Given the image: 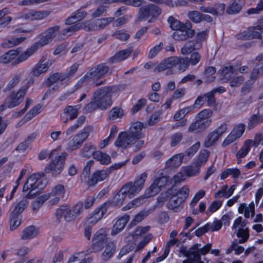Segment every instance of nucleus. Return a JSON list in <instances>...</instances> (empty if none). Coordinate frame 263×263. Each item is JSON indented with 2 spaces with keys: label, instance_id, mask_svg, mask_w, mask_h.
Segmentation results:
<instances>
[{
  "label": "nucleus",
  "instance_id": "f257e3e1",
  "mask_svg": "<svg viewBox=\"0 0 263 263\" xmlns=\"http://www.w3.org/2000/svg\"><path fill=\"white\" fill-rule=\"evenodd\" d=\"M59 29L60 26L55 25L47 28L44 32L37 35V37H39V40L32 44L26 51L22 53L13 64L25 61L38 49L50 43L55 37L56 33Z\"/></svg>",
  "mask_w": 263,
  "mask_h": 263
},
{
  "label": "nucleus",
  "instance_id": "f03ea898",
  "mask_svg": "<svg viewBox=\"0 0 263 263\" xmlns=\"http://www.w3.org/2000/svg\"><path fill=\"white\" fill-rule=\"evenodd\" d=\"M147 178V174L144 172L137 176L134 182L129 181L125 183L114 197L115 204L122 205L127 196L132 198L138 194L143 189Z\"/></svg>",
  "mask_w": 263,
  "mask_h": 263
},
{
  "label": "nucleus",
  "instance_id": "7ed1b4c3",
  "mask_svg": "<svg viewBox=\"0 0 263 263\" xmlns=\"http://www.w3.org/2000/svg\"><path fill=\"white\" fill-rule=\"evenodd\" d=\"M189 66L187 58L171 56L163 59L154 68L155 72L167 70L166 75L176 74L185 71Z\"/></svg>",
  "mask_w": 263,
  "mask_h": 263
},
{
  "label": "nucleus",
  "instance_id": "20e7f679",
  "mask_svg": "<svg viewBox=\"0 0 263 263\" xmlns=\"http://www.w3.org/2000/svg\"><path fill=\"white\" fill-rule=\"evenodd\" d=\"M143 128L142 122H134L127 132H122L119 134L115 141V145L125 149L129 145L135 143L137 140L144 137V134L142 133Z\"/></svg>",
  "mask_w": 263,
  "mask_h": 263
},
{
  "label": "nucleus",
  "instance_id": "39448f33",
  "mask_svg": "<svg viewBox=\"0 0 263 263\" xmlns=\"http://www.w3.org/2000/svg\"><path fill=\"white\" fill-rule=\"evenodd\" d=\"M189 191V188L186 185L182 186L178 191L173 187L168 188L166 192L168 200L167 203L168 209L175 212L180 211L182 208L181 204L187 198Z\"/></svg>",
  "mask_w": 263,
  "mask_h": 263
},
{
  "label": "nucleus",
  "instance_id": "423d86ee",
  "mask_svg": "<svg viewBox=\"0 0 263 263\" xmlns=\"http://www.w3.org/2000/svg\"><path fill=\"white\" fill-rule=\"evenodd\" d=\"M44 176V173H34L28 177L23 187V192L29 191L26 195L27 198H34L45 188L46 184L42 179Z\"/></svg>",
  "mask_w": 263,
  "mask_h": 263
},
{
  "label": "nucleus",
  "instance_id": "0eeeda50",
  "mask_svg": "<svg viewBox=\"0 0 263 263\" xmlns=\"http://www.w3.org/2000/svg\"><path fill=\"white\" fill-rule=\"evenodd\" d=\"M109 68L105 63H102L91 68L84 76L78 81L75 87L77 88L82 86L84 83L92 79L93 81H98L109 71Z\"/></svg>",
  "mask_w": 263,
  "mask_h": 263
},
{
  "label": "nucleus",
  "instance_id": "6e6552de",
  "mask_svg": "<svg viewBox=\"0 0 263 263\" xmlns=\"http://www.w3.org/2000/svg\"><path fill=\"white\" fill-rule=\"evenodd\" d=\"M79 66V64L75 63L70 67L69 70L67 73L57 72L50 74L46 80V86L50 87L58 81H60L61 84H64L74 76L78 71Z\"/></svg>",
  "mask_w": 263,
  "mask_h": 263
},
{
  "label": "nucleus",
  "instance_id": "1a4fd4ad",
  "mask_svg": "<svg viewBox=\"0 0 263 263\" xmlns=\"http://www.w3.org/2000/svg\"><path fill=\"white\" fill-rule=\"evenodd\" d=\"M92 96L101 110H105L112 104V100L105 86L98 88L93 93Z\"/></svg>",
  "mask_w": 263,
  "mask_h": 263
},
{
  "label": "nucleus",
  "instance_id": "9d476101",
  "mask_svg": "<svg viewBox=\"0 0 263 263\" xmlns=\"http://www.w3.org/2000/svg\"><path fill=\"white\" fill-rule=\"evenodd\" d=\"M29 202L27 199H22L15 206L10 215V229L11 231L16 229L21 222V214L27 208Z\"/></svg>",
  "mask_w": 263,
  "mask_h": 263
},
{
  "label": "nucleus",
  "instance_id": "9b49d317",
  "mask_svg": "<svg viewBox=\"0 0 263 263\" xmlns=\"http://www.w3.org/2000/svg\"><path fill=\"white\" fill-rule=\"evenodd\" d=\"M207 36L208 33L205 30L197 33L195 40L188 41L181 48V53L182 54L186 55L195 50L199 49L202 47V42L206 40Z\"/></svg>",
  "mask_w": 263,
  "mask_h": 263
},
{
  "label": "nucleus",
  "instance_id": "f8f14e48",
  "mask_svg": "<svg viewBox=\"0 0 263 263\" xmlns=\"http://www.w3.org/2000/svg\"><path fill=\"white\" fill-rule=\"evenodd\" d=\"M65 156L58 155L51 160L50 163L44 168V172L47 173H52L53 177L60 174L64 168Z\"/></svg>",
  "mask_w": 263,
  "mask_h": 263
},
{
  "label": "nucleus",
  "instance_id": "ddd939ff",
  "mask_svg": "<svg viewBox=\"0 0 263 263\" xmlns=\"http://www.w3.org/2000/svg\"><path fill=\"white\" fill-rule=\"evenodd\" d=\"M263 34V25H258L249 27L238 34V39L241 40H251L253 39L261 40Z\"/></svg>",
  "mask_w": 263,
  "mask_h": 263
},
{
  "label": "nucleus",
  "instance_id": "4468645a",
  "mask_svg": "<svg viewBox=\"0 0 263 263\" xmlns=\"http://www.w3.org/2000/svg\"><path fill=\"white\" fill-rule=\"evenodd\" d=\"M161 12V9L159 6L154 4H149L140 8V18L146 20L151 17L148 22H152L153 20L157 18Z\"/></svg>",
  "mask_w": 263,
  "mask_h": 263
},
{
  "label": "nucleus",
  "instance_id": "2eb2a0df",
  "mask_svg": "<svg viewBox=\"0 0 263 263\" xmlns=\"http://www.w3.org/2000/svg\"><path fill=\"white\" fill-rule=\"evenodd\" d=\"M245 129L246 125L244 123H240L236 124L224 139L222 143V146L226 147L240 138L243 135Z\"/></svg>",
  "mask_w": 263,
  "mask_h": 263
},
{
  "label": "nucleus",
  "instance_id": "dca6fc26",
  "mask_svg": "<svg viewBox=\"0 0 263 263\" xmlns=\"http://www.w3.org/2000/svg\"><path fill=\"white\" fill-rule=\"evenodd\" d=\"M114 21V17L101 18L92 21H85V31H92L101 30L105 28Z\"/></svg>",
  "mask_w": 263,
  "mask_h": 263
},
{
  "label": "nucleus",
  "instance_id": "f3484780",
  "mask_svg": "<svg viewBox=\"0 0 263 263\" xmlns=\"http://www.w3.org/2000/svg\"><path fill=\"white\" fill-rule=\"evenodd\" d=\"M50 14V12L48 10L35 11L31 10L27 12L23 11L18 13L15 19L29 21L40 20L47 17Z\"/></svg>",
  "mask_w": 263,
  "mask_h": 263
},
{
  "label": "nucleus",
  "instance_id": "a211bd4d",
  "mask_svg": "<svg viewBox=\"0 0 263 263\" xmlns=\"http://www.w3.org/2000/svg\"><path fill=\"white\" fill-rule=\"evenodd\" d=\"M24 88L17 91L12 90L6 98L9 108H12L19 105L24 100L26 94Z\"/></svg>",
  "mask_w": 263,
  "mask_h": 263
},
{
  "label": "nucleus",
  "instance_id": "6ab92c4d",
  "mask_svg": "<svg viewBox=\"0 0 263 263\" xmlns=\"http://www.w3.org/2000/svg\"><path fill=\"white\" fill-rule=\"evenodd\" d=\"M89 136V132L85 129L76 135L67 144L68 151L72 152L79 148Z\"/></svg>",
  "mask_w": 263,
  "mask_h": 263
},
{
  "label": "nucleus",
  "instance_id": "aec40b11",
  "mask_svg": "<svg viewBox=\"0 0 263 263\" xmlns=\"http://www.w3.org/2000/svg\"><path fill=\"white\" fill-rule=\"evenodd\" d=\"M106 235L100 231H97L93 237V243L87 250V253L97 252L103 249L106 242Z\"/></svg>",
  "mask_w": 263,
  "mask_h": 263
},
{
  "label": "nucleus",
  "instance_id": "412c9836",
  "mask_svg": "<svg viewBox=\"0 0 263 263\" xmlns=\"http://www.w3.org/2000/svg\"><path fill=\"white\" fill-rule=\"evenodd\" d=\"M77 215L73 212V210L69 208L67 204L61 205L56 210L55 217L58 221H60L64 217V219L68 222L73 221Z\"/></svg>",
  "mask_w": 263,
  "mask_h": 263
},
{
  "label": "nucleus",
  "instance_id": "4be33fe9",
  "mask_svg": "<svg viewBox=\"0 0 263 263\" xmlns=\"http://www.w3.org/2000/svg\"><path fill=\"white\" fill-rule=\"evenodd\" d=\"M192 27V26L190 23H188L186 26H182V28L173 33V39L177 41H185L189 37H193L195 32Z\"/></svg>",
  "mask_w": 263,
  "mask_h": 263
},
{
  "label": "nucleus",
  "instance_id": "5701e85b",
  "mask_svg": "<svg viewBox=\"0 0 263 263\" xmlns=\"http://www.w3.org/2000/svg\"><path fill=\"white\" fill-rule=\"evenodd\" d=\"M110 203L105 202L99 207L96 208L92 212L91 216L88 219L89 223L94 224L96 223L102 217L106 216V213Z\"/></svg>",
  "mask_w": 263,
  "mask_h": 263
},
{
  "label": "nucleus",
  "instance_id": "b1692460",
  "mask_svg": "<svg viewBox=\"0 0 263 263\" xmlns=\"http://www.w3.org/2000/svg\"><path fill=\"white\" fill-rule=\"evenodd\" d=\"M79 108L77 106H67L62 114H61V120L64 124L67 123L69 121L76 119L79 114Z\"/></svg>",
  "mask_w": 263,
  "mask_h": 263
},
{
  "label": "nucleus",
  "instance_id": "393cba45",
  "mask_svg": "<svg viewBox=\"0 0 263 263\" xmlns=\"http://www.w3.org/2000/svg\"><path fill=\"white\" fill-rule=\"evenodd\" d=\"M109 174L107 170H97L92 174L91 177L88 179L86 183L89 187L94 186L99 182L106 179Z\"/></svg>",
  "mask_w": 263,
  "mask_h": 263
},
{
  "label": "nucleus",
  "instance_id": "a878e982",
  "mask_svg": "<svg viewBox=\"0 0 263 263\" xmlns=\"http://www.w3.org/2000/svg\"><path fill=\"white\" fill-rule=\"evenodd\" d=\"M133 52L132 47H128L125 49L120 50L108 60L110 64L118 63L127 59Z\"/></svg>",
  "mask_w": 263,
  "mask_h": 263
},
{
  "label": "nucleus",
  "instance_id": "bb28decb",
  "mask_svg": "<svg viewBox=\"0 0 263 263\" xmlns=\"http://www.w3.org/2000/svg\"><path fill=\"white\" fill-rule=\"evenodd\" d=\"M20 51V48H17L15 50L11 49L9 50L0 56V62L4 64H7L12 62V65L15 66L17 65V64H13V63L21 55H18Z\"/></svg>",
  "mask_w": 263,
  "mask_h": 263
},
{
  "label": "nucleus",
  "instance_id": "cd10ccee",
  "mask_svg": "<svg viewBox=\"0 0 263 263\" xmlns=\"http://www.w3.org/2000/svg\"><path fill=\"white\" fill-rule=\"evenodd\" d=\"M129 220L130 216L128 214H124L119 218L112 226L111 234L114 236L121 232L124 229Z\"/></svg>",
  "mask_w": 263,
  "mask_h": 263
},
{
  "label": "nucleus",
  "instance_id": "c85d7f7f",
  "mask_svg": "<svg viewBox=\"0 0 263 263\" xmlns=\"http://www.w3.org/2000/svg\"><path fill=\"white\" fill-rule=\"evenodd\" d=\"M195 122H193L189 127L188 131L191 133H198L204 130L210 126L211 120H203L196 118Z\"/></svg>",
  "mask_w": 263,
  "mask_h": 263
},
{
  "label": "nucleus",
  "instance_id": "c756f323",
  "mask_svg": "<svg viewBox=\"0 0 263 263\" xmlns=\"http://www.w3.org/2000/svg\"><path fill=\"white\" fill-rule=\"evenodd\" d=\"M246 0H232L226 9L227 13L230 15L239 13L246 4Z\"/></svg>",
  "mask_w": 263,
  "mask_h": 263
},
{
  "label": "nucleus",
  "instance_id": "7c9ffc66",
  "mask_svg": "<svg viewBox=\"0 0 263 263\" xmlns=\"http://www.w3.org/2000/svg\"><path fill=\"white\" fill-rule=\"evenodd\" d=\"M116 250V243L112 241H108L105 246V249L102 253L101 257L103 261H107L111 258Z\"/></svg>",
  "mask_w": 263,
  "mask_h": 263
},
{
  "label": "nucleus",
  "instance_id": "2f4dec72",
  "mask_svg": "<svg viewBox=\"0 0 263 263\" xmlns=\"http://www.w3.org/2000/svg\"><path fill=\"white\" fill-rule=\"evenodd\" d=\"M184 157V155L183 153L175 155L166 161L165 167L171 170L178 167L181 165Z\"/></svg>",
  "mask_w": 263,
  "mask_h": 263
},
{
  "label": "nucleus",
  "instance_id": "473e14b6",
  "mask_svg": "<svg viewBox=\"0 0 263 263\" xmlns=\"http://www.w3.org/2000/svg\"><path fill=\"white\" fill-rule=\"evenodd\" d=\"M87 14V13L81 8L74 12L71 16L65 20V24L70 25L82 20Z\"/></svg>",
  "mask_w": 263,
  "mask_h": 263
},
{
  "label": "nucleus",
  "instance_id": "72a5a7b5",
  "mask_svg": "<svg viewBox=\"0 0 263 263\" xmlns=\"http://www.w3.org/2000/svg\"><path fill=\"white\" fill-rule=\"evenodd\" d=\"M96 146L91 142L86 143L80 151V155L85 158H89L91 156L94 158V154L97 152Z\"/></svg>",
  "mask_w": 263,
  "mask_h": 263
},
{
  "label": "nucleus",
  "instance_id": "f704fd0d",
  "mask_svg": "<svg viewBox=\"0 0 263 263\" xmlns=\"http://www.w3.org/2000/svg\"><path fill=\"white\" fill-rule=\"evenodd\" d=\"M26 39V37H11L5 40L2 43L1 46L5 48H11L21 44Z\"/></svg>",
  "mask_w": 263,
  "mask_h": 263
},
{
  "label": "nucleus",
  "instance_id": "c9c22d12",
  "mask_svg": "<svg viewBox=\"0 0 263 263\" xmlns=\"http://www.w3.org/2000/svg\"><path fill=\"white\" fill-rule=\"evenodd\" d=\"M86 26L85 21L82 23H74L71 24L70 26L67 28H65L62 31V34L64 35H70L72 33L80 30L83 29L85 30V27Z\"/></svg>",
  "mask_w": 263,
  "mask_h": 263
},
{
  "label": "nucleus",
  "instance_id": "e433bc0d",
  "mask_svg": "<svg viewBox=\"0 0 263 263\" xmlns=\"http://www.w3.org/2000/svg\"><path fill=\"white\" fill-rule=\"evenodd\" d=\"M252 144V140L248 139L244 142L243 146L236 154V159L243 158L245 157L250 151V146Z\"/></svg>",
  "mask_w": 263,
  "mask_h": 263
},
{
  "label": "nucleus",
  "instance_id": "4c0bfd02",
  "mask_svg": "<svg viewBox=\"0 0 263 263\" xmlns=\"http://www.w3.org/2000/svg\"><path fill=\"white\" fill-rule=\"evenodd\" d=\"M38 234V230L35 226H30L25 228L22 232L21 238L23 240L32 239Z\"/></svg>",
  "mask_w": 263,
  "mask_h": 263
},
{
  "label": "nucleus",
  "instance_id": "58836bf2",
  "mask_svg": "<svg viewBox=\"0 0 263 263\" xmlns=\"http://www.w3.org/2000/svg\"><path fill=\"white\" fill-rule=\"evenodd\" d=\"M42 111V106L39 104L33 107L29 111H28L23 118L22 121L23 123L28 122L34 118L36 115L40 114Z\"/></svg>",
  "mask_w": 263,
  "mask_h": 263
},
{
  "label": "nucleus",
  "instance_id": "ea45409f",
  "mask_svg": "<svg viewBox=\"0 0 263 263\" xmlns=\"http://www.w3.org/2000/svg\"><path fill=\"white\" fill-rule=\"evenodd\" d=\"M112 99V97H118L120 93L124 90L125 86L124 85L119 84L109 85L105 86Z\"/></svg>",
  "mask_w": 263,
  "mask_h": 263
},
{
  "label": "nucleus",
  "instance_id": "a19ab883",
  "mask_svg": "<svg viewBox=\"0 0 263 263\" xmlns=\"http://www.w3.org/2000/svg\"><path fill=\"white\" fill-rule=\"evenodd\" d=\"M48 62L43 63L41 61L37 63L32 69L31 73L33 76L38 77L42 73L46 72L49 68Z\"/></svg>",
  "mask_w": 263,
  "mask_h": 263
},
{
  "label": "nucleus",
  "instance_id": "79ce46f5",
  "mask_svg": "<svg viewBox=\"0 0 263 263\" xmlns=\"http://www.w3.org/2000/svg\"><path fill=\"white\" fill-rule=\"evenodd\" d=\"M94 159L103 165H108L111 162V158L109 155L100 151L96 152L94 154Z\"/></svg>",
  "mask_w": 263,
  "mask_h": 263
},
{
  "label": "nucleus",
  "instance_id": "37998d69",
  "mask_svg": "<svg viewBox=\"0 0 263 263\" xmlns=\"http://www.w3.org/2000/svg\"><path fill=\"white\" fill-rule=\"evenodd\" d=\"M216 68L214 66H208L205 68L203 73V79L208 83H211L215 81L216 77L215 74Z\"/></svg>",
  "mask_w": 263,
  "mask_h": 263
},
{
  "label": "nucleus",
  "instance_id": "c03bdc74",
  "mask_svg": "<svg viewBox=\"0 0 263 263\" xmlns=\"http://www.w3.org/2000/svg\"><path fill=\"white\" fill-rule=\"evenodd\" d=\"M219 71L222 79L228 81L231 80L233 77L234 67L232 65L224 66H223Z\"/></svg>",
  "mask_w": 263,
  "mask_h": 263
},
{
  "label": "nucleus",
  "instance_id": "a18cd8bd",
  "mask_svg": "<svg viewBox=\"0 0 263 263\" xmlns=\"http://www.w3.org/2000/svg\"><path fill=\"white\" fill-rule=\"evenodd\" d=\"M260 123L259 114L257 112V113L253 114L250 116L248 119L247 128L249 130H252Z\"/></svg>",
  "mask_w": 263,
  "mask_h": 263
},
{
  "label": "nucleus",
  "instance_id": "49530a36",
  "mask_svg": "<svg viewBox=\"0 0 263 263\" xmlns=\"http://www.w3.org/2000/svg\"><path fill=\"white\" fill-rule=\"evenodd\" d=\"M155 180L158 183V186L161 190L165 186H170L173 183L172 178L168 176L157 177Z\"/></svg>",
  "mask_w": 263,
  "mask_h": 263
},
{
  "label": "nucleus",
  "instance_id": "de8ad7c7",
  "mask_svg": "<svg viewBox=\"0 0 263 263\" xmlns=\"http://www.w3.org/2000/svg\"><path fill=\"white\" fill-rule=\"evenodd\" d=\"M124 115V110L120 107H114L110 111L108 118L111 120H116L118 118H122Z\"/></svg>",
  "mask_w": 263,
  "mask_h": 263
},
{
  "label": "nucleus",
  "instance_id": "09e8293b",
  "mask_svg": "<svg viewBox=\"0 0 263 263\" xmlns=\"http://www.w3.org/2000/svg\"><path fill=\"white\" fill-rule=\"evenodd\" d=\"M167 22L170 24L171 28L173 30H175V31L182 28V26H186L188 24V23H183L180 21L176 20L173 16H170L168 17Z\"/></svg>",
  "mask_w": 263,
  "mask_h": 263
},
{
  "label": "nucleus",
  "instance_id": "8fccbe9b",
  "mask_svg": "<svg viewBox=\"0 0 263 263\" xmlns=\"http://www.w3.org/2000/svg\"><path fill=\"white\" fill-rule=\"evenodd\" d=\"M192 109L193 107L192 106H187L179 109L175 114L174 120L176 121H179L182 120Z\"/></svg>",
  "mask_w": 263,
  "mask_h": 263
},
{
  "label": "nucleus",
  "instance_id": "3c124183",
  "mask_svg": "<svg viewBox=\"0 0 263 263\" xmlns=\"http://www.w3.org/2000/svg\"><path fill=\"white\" fill-rule=\"evenodd\" d=\"M160 191L158 183L155 180L149 187L145 190V194L147 197H151L157 195Z\"/></svg>",
  "mask_w": 263,
  "mask_h": 263
},
{
  "label": "nucleus",
  "instance_id": "603ef678",
  "mask_svg": "<svg viewBox=\"0 0 263 263\" xmlns=\"http://www.w3.org/2000/svg\"><path fill=\"white\" fill-rule=\"evenodd\" d=\"M219 138L214 130L210 133L205 140L204 146L207 148L211 147L215 144Z\"/></svg>",
  "mask_w": 263,
  "mask_h": 263
},
{
  "label": "nucleus",
  "instance_id": "864d4df0",
  "mask_svg": "<svg viewBox=\"0 0 263 263\" xmlns=\"http://www.w3.org/2000/svg\"><path fill=\"white\" fill-rule=\"evenodd\" d=\"M236 235L237 237L241 238V239L238 240V243H243L246 242L249 237L248 229L246 228L245 229H243L242 228H239L238 230Z\"/></svg>",
  "mask_w": 263,
  "mask_h": 263
},
{
  "label": "nucleus",
  "instance_id": "5fc2aeb1",
  "mask_svg": "<svg viewBox=\"0 0 263 263\" xmlns=\"http://www.w3.org/2000/svg\"><path fill=\"white\" fill-rule=\"evenodd\" d=\"M263 73V62L257 64L252 70L250 78L252 80H256Z\"/></svg>",
  "mask_w": 263,
  "mask_h": 263
},
{
  "label": "nucleus",
  "instance_id": "6e6d98bb",
  "mask_svg": "<svg viewBox=\"0 0 263 263\" xmlns=\"http://www.w3.org/2000/svg\"><path fill=\"white\" fill-rule=\"evenodd\" d=\"M205 152L206 154L205 153L200 152L196 158L195 164L198 169H199L201 166L205 163L208 159L209 152L207 150H205Z\"/></svg>",
  "mask_w": 263,
  "mask_h": 263
},
{
  "label": "nucleus",
  "instance_id": "4d7b16f0",
  "mask_svg": "<svg viewBox=\"0 0 263 263\" xmlns=\"http://www.w3.org/2000/svg\"><path fill=\"white\" fill-rule=\"evenodd\" d=\"M202 14L198 11L193 10L188 12L187 17L192 22L197 24L202 21Z\"/></svg>",
  "mask_w": 263,
  "mask_h": 263
},
{
  "label": "nucleus",
  "instance_id": "13d9d810",
  "mask_svg": "<svg viewBox=\"0 0 263 263\" xmlns=\"http://www.w3.org/2000/svg\"><path fill=\"white\" fill-rule=\"evenodd\" d=\"M20 80V76L14 75L5 87L4 91L7 92L11 90L19 83Z\"/></svg>",
  "mask_w": 263,
  "mask_h": 263
},
{
  "label": "nucleus",
  "instance_id": "bf43d9fd",
  "mask_svg": "<svg viewBox=\"0 0 263 263\" xmlns=\"http://www.w3.org/2000/svg\"><path fill=\"white\" fill-rule=\"evenodd\" d=\"M112 36L121 41H126L129 39L130 35L123 30H118L112 33Z\"/></svg>",
  "mask_w": 263,
  "mask_h": 263
},
{
  "label": "nucleus",
  "instance_id": "052dcab7",
  "mask_svg": "<svg viewBox=\"0 0 263 263\" xmlns=\"http://www.w3.org/2000/svg\"><path fill=\"white\" fill-rule=\"evenodd\" d=\"M172 178L173 179V183L172 184V185L171 187H173V189H174L177 183H179L185 180L186 175L183 172H179Z\"/></svg>",
  "mask_w": 263,
  "mask_h": 263
},
{
  "label": "nucleus",
  "instance_id": "680f3d73",
  "mask_svg": "<svg viewBox=\"0 0 263 263\" xmlns=\"http://www.w3.org/2000/svg\"><path fill=\"white\" fill-rule=\"evenodd\" d=\"M205 102L208 106H212L216 103V99L214 93L211 90L210 91L203 94Z\"/></svg>",
  "mask_w": 263,
  "mask_h": 263
},
{
  "label": "nucleus",
  "instance_id": "e2e57ef3",
  "mask_svg": "<svg viewBox=\"0 0 263 263\" xmlns=\"http://www.w3.org/2000/svg\"><path fill=\"white\" fill-rule=\"evenodd\" d=\"M180 252L187 258L191 257V256L193 255L195 260L200 259V256L198 254L192 251L187 250L186 248L185 247H182L180 248Z\"/></svg>",
  "mask_w": 263,
  "mask_h": 263
},
{
  "label": "nucleus",
  "instance_id": "0e129e2a",
  "mask_svg": "<svg viewBox=\"0 0 263 263\" xmlns=\"http://www.w3.org/2000/svg\"><path fill=\"white\" fill-rule=\"evenodd\" d=\"M190 58L189 59V63L191 64L192 66L197 65L200 61L201 58V54L197 51H192L191 52Z\"/></svg>",
  "mask_w": 263,
  "mask_h": 263
},
{
  "label": "nucleus",
  "instance_id": "69168bd1",
  "mask_svg": "<svg viewBox=\"0 0 263 263\" xmlns=\"http://www.w3.org/2000/svg\"><path fill=\"white\" fill-rule=\"evenodd\" d=\"M160 112L159 111L153 112L149 116L147 121L148 125L153 126L157 123L160 119Z\"/></svg>",
  "mask_w": 263,
  "mask_h": 263
},
{
  "label": "nucleus",
  "instance_id": "338daca9",
  "mask_svg": "<svg viewBox=\"0 0 263 263\" xmlns=\"http://www.w3.org/2000/svg\"><path fill=\"white\" fill-rule=\"evenodd\" d=\"M65 192V187L62 184H58L52 190L51 194L55 196L62 197Z\"/></svg>",
  "mask_w": 263,
  "mask_h": 263
},
{
  "label": "nucleus",
  "instance_id": "774afa93",
  "mask_svg": "<svg viewBox=\"0 0 263 263\" xmlns=\"http://www.w3.org/2000/svg\"><path fill=\"white\" fill-rule=\"evenodd\" d=\"M183 135L180 132H176L173 134L171 137V146L175 147L176 146L182 139Z\"/></svg>",
  "mask_w": 263,
  "mask_h": 263
}]
</instances>
